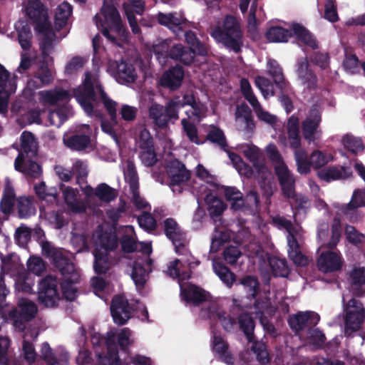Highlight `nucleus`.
Segmentation results:
<instances>
[{"label": "nucleus", "mask_w": 365, "mask_h": 365, "mask_svg": "<svg viewBox=\"0 0 365 365\" xmlns=\"http://www.w3.org/2000/svg\"><path fill=\"white\" fill-rule=\"evenodd\" d=\"M361 207H365V190L364 191L355 190L350 202L347 204L341 205L339 210L344 215H346Z\"/></svg>", "instance_id": "e433bc0d"}, {"label": "nucleus", "mask_w": 365, "mask_h": 365, "mask_svg": "<svg viewBox=\"0 0 365 365\" xmlns=\"http://www.w3.org/2000/svg\"><path fill=\"white\" fill-rule=\"evenodd\" d=\"M365 318V309L361 301L351 299L346 305L345 317V330L346 336H350L357 331Z\"/></svg>", "instance_id": "0eeeda50"}, {"label": "nucleus", "mask_w": 365, "mask_h": 365, "mask_svg": "<svg viewBox=\"0 0 365 365\" xmlns=\"http://www.w3.org/2000/svg\"><path fill=\"white\" fill-rule=\"evenodd\" d=\"M206 140L226 150L228 147L224 132L217 126H212L206 135Z\"/></svg>", "instance_id": "864d4df0"}, {"label": "nucleus", "mask_w": 365, "mask_h": 365, "mask_svg": "<svg viewBox=\"0 0 365 365\" xmlns=\"http://www.w3.org/2000/svg\"><path fill=\"white\" fill-rule=\"evenodd\" d=\"M33 197L21 196L16 200V208L20 218H28L35 215L36 208L33 204Z\"/></svg>", "instance_id": "ea45409f"}, {"label": "nucleus", "mask_w": 365, "mask_h": 365, "mask_svg": "<svg viewBox=\"0 0 365 365\" xmlns=\"http://www.w3.org/2000/svg\"><path fill=\"white\" fill-rule=\"evenodd\" d=\"M212 351L216 353L220 359L228 364L234 363V358L229 352V344L221 336L215 335L212 341Z\"/></svg>", "instance_id": "7c9ffc66"}, {"label": "nucleus", "mask_w": 365, "mask_h": 365, "mask_svg": "<svg viewBox=\"0 0 365 365\" xmlns=\"http://www.w3.org/2000/svg\"><path fill=\"white\" fill-rule=\"evenodd\" d=\"M74 96L78 103L88 116L101 115V113L99 111L94 110L93 104V103L96 101V93L95 91V85L93 82L92 76L90 72L86 73L83 86L74 91Z\"/></svg>", "instance_id": "20e7f679"}, {"label": "nucleus", "mask_w": 365, "mask_h": 365, "mask_svg": "<svg viewBox=\"0 0 365 365\" xmlns=\"http://www.w3.org/2000/svg\"><path fill=\"white\" fill-rule=\"evenodd\" d=\"M290 29L292 36L299 46H306L314 50L318 48L316 37L305 26L299 23H293Z\"/></svg>", "instance_id": "4be33fe9"}, {"label": "nucleus", "mask_w": 365, "mask_h": 365, "mask_svg": "<svg viewBox=\"0 0 365 365\" xmlns=\"http://www.w3.org/2000/svg\"><path fill=\"white\" fill-rule=\"evenodd\" d=\"M37 312V306L34 302L21 298L17 302V307H14L8 312V317L16 329L24 331L26 323L34 319Z\"/></svg>", "instance_id": "7ed1b4c3"}, {"label": "nucleus", "mask_w": 365, "mask_h": 365, "mask_svg": "<svg viewBox=\"0 0 365 365\" xmlns=\"http://www.w3.org/2000/svg\"><path fill=\"white\" fill-rule=\"evenodd\" d=\"M15 202V193L13 189L6 190L0 202V210L5 214H9L13 210Z\"/></svg>", "instance_id": "13d9d810"}, {"label": "nucleus", "mask_w": 365, "mask_h": 365, "mask_svg": "<svg viewBox=\"0 0 365 365\" xmlns=\"http://www.w3.org/2000/svg\"><path fill=\"white\" fill-rule=\"evenodd\" d=\"M139 226L146 231L155 230L157 222L153 216L149 212H144L138 217Z\"/></svg>", "instance_id": "69168bd1"}, {"label": "nucleus", "mask_w": 365, "mask_h": 365, "mask_svg": "<svg viewBox=\"0 0 365 365\" xmlns=\"http://www.w3.org/2000/svg\"><path fill=\"white\" fill-rule=\"evenodd\" d=\"M110 314L113 322L123 326L131 318V307L128 299L121 294L115 295L110 303Z\"/></svg>", "instance_id": "9d476101"}, {"label": "nucleus", "mask_w": 365, "mask_h": 365, "mask_svg": "<svg viewBox=\"0 0 365 365\" xmlns=\"http://www.w3.org/2000/svg\"><path fill=\"white\" fill-rule=\"evenodd\" d=\"M41 101L48 106H56L59 102L68 101L71 98L69 91L61 88H56L38 93Z\"/></svg>", "instance_id": "393cba45"}, {"label": "nucleus", "mask_w": 365, "mask_h": 365, "mask_svg": "<svg viewBox=\"0 0 365 365\" xmlns=\"http://www.w3.org/2000/svg\"><path fill=\"white\" fill-rule=\"evenodd\" d=\"M352 175L350 167L346 166H329L319 172V177L327 182L331 180L347 179Z\"/></svg>", "instance_id": "cd10ccee"}, {"label": "nucleus", "mask_w": 365, "mask_h": 365, "mask_svg": "<svg viewBox=\"0 0 365 365\" xmlns=\"http://www.w3.org/2000/svg\"><path fill=\"white\" fill-rule=\"evenodd\" d=\"M240 329L243 331L249 342L255 340L254 329L255 323L252 316L248 313H242L238 317Z\"/></svg>", "instance_id": "37998d69"}, {"label": "nucleus", "mask_w": 365, "mask_h": 365, "mask_svg": "<svg viewBox=\"0 0 365 365\" xmlns=\"http://www.w3.org/2000/svg\"><path fill=\"white\" fill-rule=\"evenodd\" d=\"M252 343L251 350L255 354L257 361L262 365L269 364L271 359L266 344L257 340H253Z\"/></svg>", "instance_id": "603ef678"}, {"label": "nucleus", "mask_w": 365, "mask_h": 365, "mask_svg": "<svg viewBox=\"0 0 365 365\" xmlns=\"http://www.w3.org/2000/svg\"><path fill=\"white\" fill-rule=\"evenodd\" d=\"M101 12L106 21L116 31H120L123 28L121 19L117 9L113 6L103 7Z\"/></svg>", "instance_id": "a18cd8bd"}, {"label": "nucleus", "mask_w": 365, "mask_h": 365, "mask_svg": "<svg viewBox=\"0 0 365 365\" xmlns=\"http://www.w3.org/2000/svg\"><path fill=\"white\" fill-rule=\"evenodd\" d=\"M67 265L58 269L63 279L61 284L63 297L68 301H73L76 297V288L74 284L79 281L80 275L72 262V270H67Z\"/></svg>", "instance_id": "f8f14e48"}, {"label": "nucleus", "mask_w": 365, "mask_h": 365, "mask_svg": "<svg viewBox=\"0 0 365 365\" xmlns=\"http://www.w3.org/2000/svg\"><path fill=\"white\" fill-rule=\"evenodd\" d=\"M153 261L150 258H146L136 260L133 262L131 278L135 286L138 288H143L146 282L147 269L145 267L150 268Z\"/></svg>", "instance_id": "bb28decb"}, {"label": "nucleus", "mask_w": 365, "mask_h": 365, "mask_svg": "<svg viewBox=\"0 0 365 365\" xmlns=\"http://www.w3.org/2000/svg\"><path fill=\"white\" fill-rule=\"evenodd\" d=\"M28 269L36 275H41L45 270V264L39 257H31L27 262Z\"/></svg>", "instance_id": "774afa93"}, {"label": "nucleus", "mask_w": 365, "mask_h": 365, "mask_svg": "<svg viewBox=\"0 0 365 365\" xmlns=\"http://www.w3.org/2000/svg\"><path fill=\"white\" fill-rule=\"evenodd\" d=\"M37 33L43 35V38L40 42V49L41 51L42 56L46 58L53 49V41L56 38V34L53 30L52 26L48 25V29H36Z\"/></svg>", "instance_id": "473e14b6"}, {"label": "nucleus", "mask_w": 365, "mask_h": 365, "mask_svg": "<svg viewBox=\"0 0 365 365\" xmlns=\"http://www.w3.org/2000/svg\"><path fill=\"white\" fill-rule=\"evenodd\" d=\"M166 173L170 179V185L172 187L179 186L187 182L191 177L190 172L178 159L171 160L167 163Z\"/></svg>", "instance_id": "dca6fc26"}, {"label": "nucleus", "mask_w": 365, "mask_h": 365, "mask_svg": "<svg viewBox=\"0 0 365 365\" xmlns=\"http://www.w3.org/2000/svg\"><path fill=\"white\" fill-rule=\"evenodd\" d=\"M125 14H143L145 11V2L143 0H128L123 4Z\"/></svg>", "instance_id": "e2e57ef3"}, {"label": "nucleus", "mask_w": 365, "mask_h": 365, "mask_svg": "<svg viewBox=\"0 0 365 365\" xmlns=\"http://www.w3.org/2000/svg\"><path fill=\"white\" fill-rule=\"evenodd\" d=\"M243 154L252 163L254 173L256 172L258 175L264 174L267 168L262 163L259 162V153L257 146H247V148L243 151Z\"/></svg>", "instance_id": "58836bf2"}, {"label": "nucleus", "mask_w": 365, "mask_h": 365, "mask_svg": "<svg viewBox=\"0 0 365 365\" xmlns=\"http://www.w3.org/2000/svg\"><path fill=\"white\" fill-rule=\"evenodd\" d=\"M21 150L14 161L15 169H19L20 163L26 158H35L38 153V145L33 133L24 131L21 135Z\"/></svg>", "instance_id": "4468645a"}, {"label": "nucleus", "mask_w": 365, "mask_h": 365, "mask_svg": "<svg viewBox=\"0 0 365 365\" xmlns=\"http://www.w3.org/2000/svg\"><path fill=\"white\" fill-rule=\"evenodd\" d=\"M117 346L124 353H129L130 347L135 343L133 331L128 327L120 329L116 333Z\"/></svg>", "instance_id": "79ce46f5"}, {"label": "nucleus", "mask_w": 365, "mask_h": 365, "mask_svg": "<svg viewBox=\"0 0 365 365\" xmlns=\"http://www.w3.org/2000/svg\"><path fill=\"white\" fill-rule=\"evenodd\" d=\"M86 61L84 58L79 56H73L65 66V73L67 75H72L81 69Z\"/></svg>", "instance_id": "338daca9"}, {"label": "nucleus", "mask_w": 365, "mask_h": 365, "mask_svg": "<svg viewBox=\"0 0 365 365\" xmlns=\"http://www.w3.org/2000/svg\"><path fill=\"white\" fill-rule=\"evenodd\" d=\"M157 19L160 25L167 26L178 36L184 32L185 40L190 46L188 48L193 50L195 55L200 56L207 55L208 51L206 45L197 38L195 32L191 30L185 31L189 26L188 21L185 18L177 16L176 13L164 14L159 12L157 15Z\"/></svg>", "instance_id": "f257e3e1"}, {"label": "nucleus", "mask_w": 365, "mask_h": 365, "mask_svg": "<svg viewBox=\"0 0 365 365\" xmlns=\"http://www.w3.org/2000/svg\"><path fill=\"white\" fill-rule=\"evenodd\" d=\"M124 178L128 184L130 191L139 190V178L134 163L128 160L124 170Z\"/></svg>", "instance_id": "8fccbe9b"}, {"label": "nucleus", "mask_w": 365, "mask_h": 365, "mask_svg": "<svg viewBox=\"0 0 365 365\" xmlns=\"http://www.w3.org/2000/svg\"><path fill=\"white\" fill-rule=\"evenodd\" d=\"M265 37L269 42L285 43L292 37L291 29L279 26L269 27L265 33Z\"/></svg>", "instance_id": "f704fd0d"}, {"label": "nucleus", "mask_w": 365, "mask_h": 365, "mask_svg": "<svg viewBox=\"0 0 365 365\" xmlns=\"http://www.w3.org/2000/svg\"><path fill=\"white\" fill-rule=\"evenodd\" d=\"M26 14L35 24L34 29H48L51 25L48 20V10L40 0H30L26 6Z\"/></svg>", "instance_id": "1a4fd4ad"}, {"label": "nucleus", "mask_w": 365, "mask_h": 365, "mask_svg": "<svg viewBox=\"0 0 365 365\" xmlns=\"http://www.w3.org/2000/svg\"><path fill=\"white\" fill-rule=\"evenodd\" d=\"M294 155L297 172L301 175L309 174L312 165L307 151L304 149L297 150L294 151Z\"/></svg>", "instance_id": "49530a36"}, {"label": "nucleus", "mask_w": 365, "mask_h": 365, "mask_svg": "<svg viewBox=\"0 0 365 365\" xmlns=\"http://www.w3.org/2000/svg\"><path fill=\"white\" fill-rule=\"evenodd\" d=\"M65 145L74 151H84L91 145V136L87 134L75 133L71 135L63 137Z\"/></svg>", "instance_id": "a878e982"}, {"label": "nucleus", "mask_w": 365, "mask_h": 365, "mask_svg": "<svg viewBox=\"0 0 365 365\" xmlns=\"http://www.w3.org/2000/svg\"><path fill=\"white\" fill-rule=\"evenodd\" d=\"M296 73L302 83L309 91L318 88V78L311 68L307 58H300L297 61Z\"/></svg>", "instance_id": "f3484780"}, {"label": "nucleus", "mask_w": 365, "mask_h": 365, "mask_svg": "<svg viewBox=\"0 0 365 365\" xmlns=\"http://www.w3.org/2000/svg\"><path fill=\"white\" fill-rule=\"evenodd\" d=\"M225 314L215 302H209L200 310V316L204 319L226 320Z\"/></svg>", "instance_id": "de8ad7c7"}, {"label": "nucleus", "mask_w": 365, "mask_h": 365, "mask_svg": "<svg viewBox=\"0 0 365 365\" xmlns=\"http://www.w3.org/2000/svg\"><path fill=\"white\" fill-rule=\"evenodd\" d=\"M173 110L172 107L153 103L148 108V115L155 126L160 129H165L168 126L169 122L174 119Z\"/></svg>", "instance_id": "ddd939ff"}, {"label": "nucleus", "mask_w": 365, "mask_h": 365, "mask_svg": "<svg viewBox=\"0 0 365 365\" xmlns=\"http://www.w3.org/2000/svg\"><path fill=\"white\" fill-rule=\"evenodd\" d=\"M181 124L182 125L183 130L190 141L195 143L197 145L202 143V142L199 140L197 128L193 123L183 118L181 120Z\"/></svg>", "instance_id": "052dcab7"}, {"label": "nucleus", "mask_w": 365, "mask_h": 365, "mask_svg": "<svg viewBox=\"0 0 365 365\" xmlns=\"http://www.w3.org/2000/svg\"><path fill=\"white\" fill-rule=\"evenodd\" d=\"M42 253L46 257L52 259L54 267L60 269L67 265V270H72V262L71 259L63 255L61 251L57 250L49 242H45L42 244Z\"/></svg>", "instance_id": "5701e85b"}, {"label": "nucleus", "mask_w": 365, "mask_h": 365, "mask_svg": "<svg viewBox=\"0 0 365 365\" xmlns=\"http://www.w3.org/2000/svg\"><path fill=\"white\" fill-rule=\"evenodd\" d=\"M320 317L314 312H298L289 315L287 319L288 324L295 334L302 331H308L314 327L319 322Z\"/></svg>", "instance_id": "6e6552de"}, {"label": "nucleus", "mask_w": 365, "mask_h": 365, "mask_svg": "<svg viewBox=\"0 0 365 365\" xmlns=\"http://www.w3.org/2000/svg\"><path fill=\"white\" fill-rule=\"evenodd\" d=\"M95 195L99 200L106 202L114 200L117 197L115 190L106 183H101L97 186Z\"/></svg>", "instance_id": "4d7b16f0"}, {"label": "nucleus", "mask_w": 365, "mask_h": 365, "mask_svg": "<svg viewBox=\"0 0 365 365\" xmlns=\"http://www.w3.org/2000/svg\"><path fill=\"white\" fill-rule=\"evenodd\" d=\"M171 46L172 41L170 40H163L153 46V52L158 59L163 58L164 60H167L169 58Z\"/></svg>", "instance_id": "bf43d9fd"}, {"label": "nucleus", "mask_w": 365, "mask_h": 365, "mask_svg": "<svg viewBox=\"0 0 365 365\" xmlns=\"http://www.w3.org/2000/svg\"><path fill=\"white\" fill-rule=\"evenodd\" d=\"M255 83L264 97H267L268 95H274L273 83L269 79L259 76L255 78Z\"/></svg>", "instance_id": "680f3d73"}, {"label": "nucleus", "mask_w": 365, "mask_h": 365, "mask_svg": "<svg viewBox=\"0 0 365 365\" xmlns=\"http://www.w3.org/2000/svg\"><path fill=\"white\" fill-rule=\"evenodd\" d=\"M287 135L289 143V146L294 150H302L301 147V137L299 135V128L297 122L291 123V119L289 121L287 128Z\"/></svg>", "instance_id": "5fc2aeb1"}, {"label": "nucleus", "mask_w": 365, "mask_h": 365, "mask_svg": "<svg viewBox=\"0 0 365 365\" xmlns=\"http://www.w3.org/2000/svg\"><path fill=\"white\" fill-rule=\"evenodd\" d=\"M213 270L220 280L228 287L231 288L236 281V275L230 269L220 262H213Z\"/></svg>", "instance_id": "4c0bfd02"}, {"label": "nucleus", "mask_w": 365, "mask_h": 365, "mask_svg": "<svg viewBox=\"0 0 365 365\" xmlns=\"http://www.w3.org/2000/svg\"><path fill=\"white\" fill-rule=\"evenodd\" d=\"M118 247V238L115 233L103 232L98 237V244L95 249H101L103 252L109 253Z\"/></svg>", "instance_id": "a19ab883"}, {"label": "nucleus", "mask_w": 365, "mask_h": 365, "mask_svg": "<svg viewBox=\"0 0 365 365\" xmlns=\"http://www.w3.org/2000/svg\"><path fill=\"white\" fill-rule=\"evenodd\" d=\"M72 13V6L66 1L61 3L57 8L55 16V25L59 29L67 24L68 18Z\"/></svg>", "instance_id": "3c124183"}, {"label": "nucleus", "mask_w": 365, "mask_h": 365, "mask_svg": "<svg viewBox=\"0 0 365 365\" xmlns=\"http://www.w3.org/2000/svg\"><path fill=\"white\" fill-rule=\"evenodd\" d=\"M211 36L217 42L236 53L242 51L243 46V31L240 21L233 15H226L220 25L211 31Z\"/></svg>", "instance_id": "f03ea898"}, {"label": "nucleus", "mask_w": 365, "mask_h": 365, "mask_svg": "<svg viewBox=\"0 0 365 365\" xmlns=\"http://www.w3.org/2000/svg\"><path fill=\"white\" fill-rule=\"evenodd\" d=\"M93 270L98 275L106 274L112 267V261L109 253L103 252L101 249H94Z\"/></svg>", "instance_id": "c756f323"}, {"label": "nucleus", "mask_w": 365, "mask_h": 365, "mask_svg": "<svg viewBox=\"0 0 365 365\" xmlns=\"http://www.w3.org/2000/svg\"><path fill=\"white\" fill-rule=\"evenodd\" d=\"M205 201L210 217L214 219L222 215L227 208V205L217 196L208 194L205 196Z\"/></svg>", "instance_id": "c9c22d12"}, {"label": "nucleus", "mask_w": 365, "mask_h": 365, "mask_svg": "<svg viewBox=\"0 0 365 365\" xmlns=\"http://www.w3.org/2000/svg\"><path fill=\"white\" fill-rule=\"evenodd\" d=\"M185 71L181 66H172L163 73L160 85L171 91H177L182 86Z\"/></svg>", "instance_id": "412c9836"}, {"label": "nucleus", "mask_w": 365, "mask_h": 365, "mask_svg": "<svg viewBox=\"0 0 365 365\" xmlns=\"http://www.w3.org/2000/svg\"><path fill=\"white\" fill-rule=\"evenodd\" d=\"M18 168L15 170L32 178H38L42 173L41 166L34 158H26L25 161L20 163Z\"/></svg>", "instance_id": "c03bdc74"}, {"label": "nucleus", "mask_w": 365, "mask_h": 365, "mask_svg": "<svg viewBox=\"0 0 365 365\" xmlns=\"http://www.w3.org/2000/svg\"><path fill=\"white\" fill-rule=\"evenodd\" d=\"M109 67L113 70L115 80L120 84L134 83L138 78L134 66L128 61H114L110 63Z\"/></svg>", "instance_id": "9b49d317"}, {"label": "nucleus", "mask_w": 365, "mask_h": 365, "mask_svg": "<svg viewBox=\"0 0 365 365\" xmlns=\"http://www.w3.org/2000/svg\"><path fill=\"white\" fill-rule=\"evenodd\" d=\"M236 284L243 287L247 298L250 300L255 299L260 292V283L258 278L255 275L247 274L241 277Z\"/></svg>", "instance_id": "2f4dec72"}, {"label": "nucleus", "mask_w": 365, "mask_h": 365, "mask_svg": "<svg viewBox=\"0 0 365 365\" xmlns=\"http://www.w3.org/2000/svg\"><path fill=\"white\" fill-rule=\"evenodd\" d=\"M343 263L344 261L341 254L334 251L323 252L317 261L319 270L324 273L340 270Z\"/></svg>", "instance_id": "aec40b11"}, {"label": "nucleus", "mask_w": 365, "mask_h": 365, "mask_svg": "<svg viewBox=\"0 0 365 365\" xmlns=\"http://www.w3.org/2000/svg\"><path fill=\"white\" fill-rule=\"evenodd\" d=\"M322 121L320 112L317 109H312L310 115L307 117L302 125V135L304 138L309 143L314 142L320 138L322 130L319 124Z\"/></svg>", "instance_id": "2eb2a0df"}, {"label": "nucleus", "mask_w": 365, "mask_h": 365, "mask_svg": "<svg viewBox=\"0 0 365 365\" xmlns=\"http://www.w3.org/2000/svg\"><path fill=\"white\" fill-rule=\"evenodd\" d=\"M272 272L274 277H287L289 274V269L285 259L272 256L268 259Z\"/></svg>", "instance_id": "09e8293b"}, {"label": "nucleus", "mask_w": 365, "mask_h": 365, "mask_svg": "<svg viewBox=\"0 0 365 365\" xmlns=\"http://www.w3.org/2000/svg\"><path fill=\"white\" fill-rule=\"evenodd\" d=\"M163 230L167 238L173 244L177 254L185 256L190 254L187 248L186 232L175 219H165L163 221Z\"/></svg>", "instance_id": "39448f33"}, {"label": "nucleus", "mask_w": 365, "mask_h": 365, "mask_svg": "<svg viewBox=\"0 0 365 365\" xmlns=\"http://www.w3.org/2000/svg\"><path fill=\"white\" fill-rule=\"evenodd\" d=\"M267 66L269 68V74L272 77L277 88L286 91L290 83L285 79L282 69L279 63L275 60L272 59L269 60Z\"/></svg>", "instance_id": "72a5a7b5"}, {"label": "nucleus", "mask_w": 365, "mask_h": 365, "mask_svg": "<svg viewBox=\"0 0 365 365\" xmlns=\"http://www.w3.org/2000/svg\"><path fill=\"white\" fill-rule=\"evenodd\" d=\"M56 277L47 275L38 284V299L46 307H56L60 300Z\"/></svg>", "instance_id": "423d86ee"}, {"label": "nucleus", "mask_w": 365, "mask_h": 365, "mask_svg": "<svg viewBox=\"0 0 365 365\" xmlns=\"http://www.w3.org/2000/svg\"><path fill=\"white\" fill-rule=\"evenodd\" d=\"M181 295L185 302L192 303L195 306H199L207 300V292L195 284H189L182 289Z\"/></svg>", "instance_id": "c85d7f7f"}, {"label": "nucleus", "mask_w": 365, "mask_h": 365, "mask_svg": "<svg viewBox=\"0 0 365 365\" xmlns=\"http://www.w3.org/2000/svg\"><path fill=\"white\" fill-rule=\"evenodd\" d=\"M193 50L181 43H172L169 58L179 61L184 65H191L195 58Z\"/></svg>", "instance_id": "b1692460"}, {"label": "nucleus", "mask_w": 365, "mask_h": 365, "mask_svg": "<svg viewBox=\"0 0 365 365\" xmlns=\"http://www.w3.org/2000/svg\"><path fill=\"white\" fill-rule=\"evenodd\" d=\"M274 173L277 178L282 192L284 197H292L295 190L296 180L286 164L277 165L274 167Z\"/></svg>", "instance_id": "a211bd4d"}, {"label": "nucleus", "mask_w": 365, "mask_h": 365, "mask_svg": "<svg viewBox=\"0 0 365 365\" xmlns=\"http://www.w3.org/2000/svg\"><path fill=\"white\" fill-rule=\"evenodd\" d=\"M309 158L312 167L314 169H319L324 166L330 160V156L329 155L319 150L313 151Z\"/></svg>", "instance_id": "0e129e2a"}, {"label": "nucleus", "mask_w": 365, "mask_h": 365, "mask_svg": "<svg viewBox=\"0 0 365 365\" xmlns=\"http://www.w3.org/2000/svg\"><path fill=\"white\" fill-rule=\"evenodd\" d=\"M349 291L357 297L365 295V267H354L346 273Z\"/></svg>", "instance_id": "6ab92c4d"}, {"label": "nucleus", "mask_w": 365, "mask_h": 365, "mask_svg": "<svg viewBox=\"0 0 365 365\" xmlns=\"http://www.w3.org/2000/svg\"><path fill=\"white\" fill-rule=\"evenodd\" d=\"M342 143L344 148L352 153L356 154L364 150V145L360 138L351 135H346L343 137Z\"/></svg>", "instance_id": "6e6d98bb"}]
</instances>
